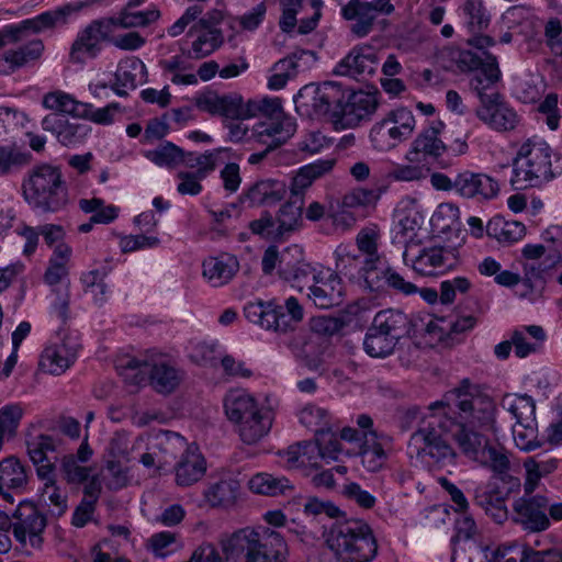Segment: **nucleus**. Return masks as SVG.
<instances>
[{"mask_svg":"<svg viewBox=\"0 0 562 562\" xmlns=\"http://www.w3.org/2000/svg\"><path fill=\"white\" fill-rule=\"evenodd\" d=\"M428 408L446 409L437 425L450 435L457 446L472 440L473 436H496L501 429L495 398L469 379H463L441 401L431 403Z\"/></svg>","mask_w":562,"mask_h":562,"instance_id":"f257e3e1","label":"nucleus"},{"mask_svg":"<svg viewBox=\"0 0 562 562\" xmlns=\"http://www.w3.org/2000/svg\"><path fill=\"white\" fill-rule=\"evenodd\" d=\"M562 175V156L538 136L527 138L513 161L515 190L541 189Z\"/></svg>","mask_w":562,"mask_h":562,"instance_id":"f03ea898","label":"nucleus"},{"mask_svg":"<svg viewBox=\"0 0 562 562\" xmlns=\"http://www.w3.org/2000/svg\"><path fill=\"white\" fill-rule=\"evenodd\" d=\"M221 547L226 559L244 555L245 562H286L289 555L284 537L270 528H244L224 536Z\"/></svg>","mask_w":562,"mask_h":562,"instance_id":"7ed1b4c3","label":"nucleus"},{"mask_svg":"<svg viewBox=\"0 0 562 562\" xmlns=\"http://www.w3.org/2000/svg\"><path fill=\"white\" fill-rule=\"evenodd\" d=\"M224 411L246 445L259 442L272 427V411L245 390H231L224 397Z\"/></svg>","mask_w":562,"mask_h":562,"instance_id":"20e7f679","label":"nucleus"},{"mask_svg":"<svg viewBox=\"0 0 562 562\" xmlns=\"http://www.w3.org/2000/svg\"><path fill=\"white\" fill-rule=\"evenodd\" d=\"M326 544L339 562H371L378 555V541L371 526L362 519L335 521Z\"/></svg>","mask_w":562,"mask_h":562,"instance_id":"39448f33","label":"nucleus"},{"mask_svg":"<svg viewBox=\"0 0 562 562\" xmlns=\"http://www.w3.org/2000/svg\"><path fill=\"white\" fill-rule=\"evenodd\" d=\"M26 203L42 213H57L69 203V191L61 168L42 162L34 166L23 182Z\"/></svg>","mask_w":562,"mask_h":562,"instance_id":"423d86ee","label":"nucleus"},{"mask_svg":"<svg viewBox=\"0 0 562 562\" xmlns=\"http://www.w3.org/2000/svg\"><path fill=\"white\" fill-rule=\"evenodd\" d=\"M248 119L263 116L266 121L257 123L251 137L258 143H269L270 147H279L284 144L295 132L296 124L284 114L279 98H263L261 100L247 101Z\"/></svg>","mask_w":562,"mask_h":562,"instance_id":"0eeeda50","label":"nucleus"},{"mask_svg":"<svg viewBox=\"0 0 562 562\" xmlns=\"http://www.w3.org/2000/svg\"><path fill=\"white\" fill-rule=\"evenodd\" d=\"M345 98V89L335 81L310 83L294 95L295 109L307 115L327 121L336 128Z\"/></svg>","mask_w":562,"mask_h":562,"instance_id":"6e6552de","label":"nucleus"},{"mask_svg":"<svg viewBox=\"0 0 562 562\" xmlns=\"http://www.w3.org/2000/svg\"><path fill=\"white\" fill-rule=\"evenodd\" d=\"M490 436H473L472 440L458 446V448L469 460L490 470L507 483L508 492L518 491L520 480L509 473L512 469L510 452L503 445L493 442Z\"/></svg>","mask_w":562,"mask_h":562,"instance_id":"1a4fd4ad","label":"nucleus"},{"mask_svg":"<svg viewBox=\"0 0 562 562\" xmlns=\"http://www.w3.org/2000/svg\"><path fill=\"white\" fill-rule=\"evenodd\" d=\"M149 369L150 385L161 394H169L179 385L181 372L167 359L148 361L137 358H130L119 367L120 374L124 381L139 385L146 380V372Z\"/></svg>","mask_w":562,"mask_h":562,"instance_id":"9d476101","label":"nucleus"},{"mask_svg":"<svg viewBox=\"0 0 562 562\" xmlns=\"http://www.w3.org/2000/svg\"><path fill=\"white\" fill-rule=\"evenodd\" d=\"M430 418L427 426L412 434L407 446L408 454L428 464L440 467L454 464L457 453L442 438L443 431L437 425L440 416L432 414Z\"/></svg>","mask_w":562,"mask_h":562,"instance_id":"9b49d317","label":"nucleus"},{"mask_svg":"<svg viewBox=\"0 0 562 562\" xmlns=\"http://www.w3.org/2000/svg\"><path fill=\"white\" fill-rule=\"evenodd\" d=\"M82 7L81 3H66L34 18L23 20L18 24L4 26L0 30V48L8 43L15 44L21 42L24 32L38 34L66 25L69 18L78 13Z\"/></svg>","mask_w":562,"mask_h":562,"instance_id":"f8f14e48","label":"nucleus"},{"mask_svg":"<svg viewBox=\"0 0 562 562\" xmlns=\"http://www.w3.org/2000/svg\"><path fill=\"white\" fill-rule=\"evenodd\" d=\"M394 12L392 0H350L341 8V16L349 23L350 34L357 38L368 36L379 16H390Z\"/></svg>","mask_w":562,"mask_h":562,"instance_id":"ddd939ff","label":"nucleus"},{"mask_svg":"<svg viewBox=\"0 0 562 562\" xmlns=\"http://www.w3.org/2000/svg\"><path fill=\"white\" fill-rule=\"evenodd\" d=\"M457 66L461 71H476L471 78L470 86L477 93L480 100L482 97H490L486 93L501 78L497 59L490 53H484V58L472 50H461L456 59Z\"/></svg>","mask_w":562,"mask_h":562,"instance_id":"4468645a","label":"nucleus"},{"mask_svg":"<svg viewBox=\"0 0 562 562\" xmlns=\"http://www.w3.org/2000/svg\"><path fill=\"white\" fill-rule=\"evenodd\" d=\"M412 249L403 252L405 265L411 266L420 276H437L453 269L459 263L457 247L432 246L425 247L418 254H411Z\"/></svg>","mask_w":562,"mask_h":562,"instance_id":"2eb2a0df","label":"nucleus"},{"mask_svg":"<svg viewBox=\"0 0 562 562\" xmlns=\"http://www.w3.org/2000/svg\"><path fill=\"white\" fill-rule=\"evenodd\" d=\"M376 92L345 90V98L338 115L336 130L355 128L369 121L379 108Z\"/></svg>","mask_w":562,"mask_h":562,"instance_id":"dca6fc26","label":"nucleus"},{"mask_svg":"<svg viewBox=\"0 0 562 562\" xmlns=\"http://www.w3.org/2000/svg\"><path fill=\"white\" fill-rule=\"evenodd\" d=\"M80 347L77 335L58 336L45 346L38 366L44 372L59 375L75 363Z\"/></svg>","mask_w":562,"mask_h":562,"instance_id":"f3484780","label":"nucleus"},{"mask_svg":"<svg viewBox=\"0 0 562 562\" xmlns=\"http://www.w3.org/2000/svg\"><path fill=\"white\" fill-rule=\"evenodd\" d=\"M112 32L109 22L104 19L93 20L85 29L78 32L71 44L69 59L74 64H85L95 58L101 49L102 43L109 41Z\"/></svg>","mask_w":562,"mask_h":562,"instance_id":"a211bd4d","label":"nucleus"},{"mask_svg":"<svg viewBox=\"0 0 562 562\" xmlns=\"http://www.w3.org/2000/svg\"><path fill=\"white\" fill-rule=\"evenodd\" d=\"M319 269L303 260V250L297 245L286 247L281 254L279 276L300 292L308 291Z\"/></svg>","mask_w":562,"mask_h":562,"instance_id":"6ab92c4d","label":"nucleus"},{"mask_svg":"<svg viewBox=\"0 0 562 562\" xmlns=\"http://www.w3.org/2000/svg\"><path fill=\"white\" fill-rule=\"evenodd\" d=\"M14 521H11L13 536L22 546L27 541L32 548L42 544V532L46 527V518L37 507L29 502H21L13 514Z\"/></svg>","mask_w":562,"mask_h":562,"instance_id":"aec40b11","label":"nucleus"},{"mask_svg":"<svg viewBox=\"0 0 562 562\" xmlns=\"http://www.w3.org/2000/svg\"><path fill=\"white\" fill-rule=\"evenodd\" d=\"M57 439L43 432H27L25 447L27 456L33 463L38 479H50L57 472Z\"/></svg>","mask_w":562,"mask_h":562,"instance_id":"412c9836","label":"nucleus"},{"mask_svg":"<svg viewBox=\"0 0 562 562\" xmlns=\"http://www.w3.org/2000/svg\"><path fill=\"white\" fill-rule=\"evenodd\" d=\"M549 498L543 495H526L518 498L513 506V520L524 529L532 532L547 530L550 527L549 517L546 514Z\"/></svg>","mask_w":562,"mask_h":562,"instance_id":"4be33fe9","label":"nucleus"},{"mask_svg":"<svg viewBox=\"0 0 562 562\" xmlns=\"http://www.w3.org/2000/svg\"><path fill=\"white\" fill-rule=\"evenodd\" d=\"M378 54L372 46L356 45L335 66L334 74L361 80L374 75L378 69Z\"/></svg>","mask_w":562,"mask_h":562,"instance_id":"5701e85b","label":"nucleus"},{"mask_svg":"<svg viewBox=\"0 0 562 562\" xmlns=\"http://www.w3.org/2000/svg\"><path fill=\"white\" fill-rule=\"evenodd\" d=\"M306 295L315 306L330 308L342 303L345 288L337 273L330 269H319Z\"/></svg>","mask_w":562,"mask_h":562,"instance_id":"b1692460","label":"nucleus"},{"mask_svg":"<svg viewBox=\"0 0 562 562\" xmlns=\"http://www.w3.org/2000/svg\"><path fill=\"white\" fill-rule=\"evenodd\" d=\"M196 106L212 115H221L234 121L248 119L247 102L238 93H206L196 100Z\"/></svg>","mask_w":562,"mask_h":562,"instance_id":"393cba45","label":"nucleus"},{"mask_svg":"<svg viewBox=\"0 0 562 562\" xmlns=\"http://www.w3.org/2000/svg\"><path fill=\"white\" fill-rule=\"evenodd\" d=\"M476 114L480 120L496 131L514 130L519 122L517 113L501 100L498 92H492L490 97H482V104Z\"/></svg>","mask_w":562,"mask_h":562,"instance_id":"a878e982","label":"nucleus"},{"mask_svg":"<svg viewBox=\"0 0 562 562\" xmlns=\"http://www.w3.org/2000/svg\"><path fill=\"white\" fill-rule=\"evenodd\" d=\"M42 128L50 132L63 146L67 147L82 144L90 132V126L86 122H71L65 115L58 113L44 116Z\"/></svg>","mask_w":562,"mask_h":562,"instance_id":"bb28decb","label":"nucleus"},{"mask_svg":"<svg viewBox=\"0 0 562 562\" xmlns=\"http://www.w3.org/2000/svg\"><path fill=\"white\" fill-rule=\"evenodd\" d=\"M456 193L465 199L492 200L499 192V186L492 177L463 170L457 175Z\"/></svg>","mask_w":562,"mask_h":562,"instance_id":"cd10ccee","label":"nucleus"},{"mask_svg":"<svg viewBox=\"0 0 562 562\" xmlns=\"http://www.w3.org/2000/svg\"><path fill=\"white\" fill-rule=\"evenodd\" d=\"M30 481V468L15 456H9L0 461V496L13 504L10 491L24 492Z\"/></svg>","mask_w":562,"mask_h":562,"instance_id":"c85d7f7f","label":"nucleus"},{"mask_svg":"<svg viewBox=\"0 0 562 562\" xmlns=\"http://www.w3.org/2000/svg\"><path fill=\"white\" fill-rule=\"evenodd\" d=\"M445 153L446 145L439 138V128L436 126H429L422 131L413 140L405 158L409 162H418L419 155L423 154L424 156L435 159L441 168H448L451 164L442 158Z\"/></svg>","mask_w":562,"mask_h":562,"instance_id":"c756f323","label":"nucleus"},{"mask_svg":"<svg viewBox=\"0 0 562 562\" xmlns=\"http://www.w3.org/2000/svg\"><path fill=\"white\" fill-rule=\"evenodd\" d=\"M206 471V462L198 447L189 446L175 465L176 483L190 486L200 481Z\"/></svg>","mask_w":562,"mask_h":562,"instance_id":"7c9ffc66","label":"nucleus"},{"mask_svg":"<svg viewBox=\"0 0 562 562\" xmlns=\"http://www.w3.org/2000/svg\"><path fill=\"white\" fill-rule=\"evenodd\" d=\"M286 194V186L283 181L265 179L255 182L243 194L241 202L249 206L272 205L281 201Z\"/></svg>","mask_w":562,"mask_h":562,"instance_id":"2f4dec72","label":"nucleus"},{"mask_svg":"<svg viewBox=\"0 0 562 562\" xmlns=\"http://www.w3.org/2000/svg\"><path fill=\"white\" fill-rule=\"evenodd\" d=\"M239 490V481L233 474L225 473L216 481H211L203 495L212 507H228L236 502Z\"/></svg>","mask_w":562,"mask_h":562,"instance_id":"473e14b6","label":"nucleus"},{"mask_svg":"<svg viewBox=\"0 0 562 562\" xmlns=\"http://www.w3.org/2000/svg\"><path fill=\"white\" fill-rule=\"evenodd\" d=\"M303 316V307L294 296H290L283 304L272 302L271 314L268 315L270 319L267 322L271 325L272 330L286 333L293 330Z\"/></svg>","mask_w":562,"mask_h":562,"instance_id":"72a5a7b5","label":"nucleus"},{"mask_svg":"<svg viewBox=\"0 0 562 562\" xmlns=\"http://www.w3.org/2000/svg\"><path fill=\"white\" fill-rule=\"evenodd\" d=\"M191 58L188 52H182L181 54L160 60L159 67L162 70V75L173 85L194 86L198 85V78L194 65L190 60Z\"/></svg>","mask_w":562,"mask_h":562,"instance_id":"f704fd0d","label":"nucleus"},{"mask_svg":"<svg viewBox=\"0 0 562 562\" xmlns=\"http://www.w3.org/2000/svg\"><path fill=\"white\" fill-rule=\"evenodd\" d=\"M239 269L238 260L229 254L210 257L203 261V277L212 286L228 283Z\"/></svg>","mask_w":562,"mask_h":562,"instance_id":"c9c22d12","label":"nucleus"},{"mask_svg":"<svg viewBox=\"0 0 562 562\" xmlns=\"http://www.w3.org/2000/svg\"><path fill=\"white\" fill-rule=\"evenodd\" d=\"M188 36L193 37V40L187 52L194 59H201L211 55L224 43L222 30L205 29L196 24L189 30Z\"/></svg>","mask_w":562,"mask_h":562,"instance_id":"e433bc0d","label":"nucleus"},{"mask_svg":"<svg viewBox=\"0 0 562 562\" xmlns=\"http://www.w3.org/2000/svg\"><path fill=\"white\" fill-rule=\"evenodd\" d=\"M510 337L516 357L526 358L542 347L547 336L541 326L529 325L515 328Z\"/></svg>","mask_w":562,"mask_h":562,"instance_id":"4c0bfd02","label":"nucleus"},{"mask_svg":"<svg viewBox=\"0 0 562 562\" xmlns=\"http://www.w3.org/2000/svg\"><path fill=\"white\" fill-rule=\"evenodd\" d=\"M146 67L144 63L136 58L130 57L120 61L115 71V87L113 90L120 97H126L127 92L125 89H135L137 82L144 79Z\"/></svg>","mask_w":562,"mask_h":562,"instance_id":"58836bf2","label":"nucleus"},{"mask_svg":"<svg viewBox=\"0 0 562 562\" xmlns=\"http://www.w3.org/2000/svg\"><path fill=\"white\" fill-rule=\"evenodd\" d=\"M161 13L156 7H151L145 11H135L122 8L115 16L104 19L109 22L111 32L115 27L120 29H136L146 27L160 18Z\"/></svg>","mask_w":562,"mask_h":562,"instance_id":"ea45409f","label":"nucleus"},{"mask_svg":"<svg viewBox=\"0 0 562 562\" xmlns=\"http://www.w3.org/2000/svg\"><path fill=\"white\" fill-rule=\"evenodd\" d=\"M372 325L395 342L409 333L407 315L396 310L380 311L374 316Z\"/></svg>","mask_w":562,"mask_h":562,"instance_id":"a19ab883","label":"nucleus"},{"mask_svg":"<svg viewBox=\"0 0 562 562\" xmlns=\"http://www.w3.org/2000/svg\"><path fill=\"white\" fill-rule=\"evenodd\" d=\"M485 231L490 237L506 244L519 241L526 235V227L522 223L506 221L501 216L491 218L486 224Z\"/></svg>","mask_w":562,"mask_h":562,"instance_id":"79ce46f5","label":"nucleus"},{"mask_svg":"<svg viewBox=\"0 0 562 562\" xmlns=\"http://www.w3.org/2000/svg\"><path fill=\"white\" fill-rule=\"evenodd\" d=\"M331 168L333 161L329 160H322L300 168L291 181V196L296 198L297 195L303 198V192L313 183V181L325 175Z\"/></svg>","mask_w":562,"mask_h":562,"instance_id":"37998d69","label":"nucleus"},{"mask_svg":"<svg viewBox=\"0 0 562 562\" xmlns=\"http://www.w3.org/2000/svg\"><path fill=\"white\" fill-rule=\"evenodd\" d=\"M524 270L525 278L520 283L522 291L518 293L522 297L536 301L544 289L547 267H542L540 262L530 261L525 263Z\"/></svg>","mask_w":562,"mask_h":562,"instance_id":"c03bdc74","label":"nucleus"},{"mask_svg":"<svg viewBox=\"0 0 562 562\" xmlns=\"http://www.w3.org/2000/svg\"><path fill=\"white\" fill-rule=\"evenodd\" d=\"M502 406L516 419V424L532 423L536 420V403L527 394H505Z\"/></svg>","mask_w":562,"mask_h":562,"instance_id":"a18cd8bd","label":"nucleus"},{"mask_svg":"<svg viewBox=\"0 0 562 562\" xmlns=\"http://www.w3.org/2000/svg\"><path fill=\"white\" fill-rule=\"evenodd\" d=\"M336 269L352 282H359L368 259L353 254L348 246L340 245L336 251Z\"/></svg>","mask_w":562,"mask_h":562,"instance_id":"49530a36","label":"nucleus"},{"mask_svg":"<svg viewBox=\"0 0 562 562\" xmlns=\"http://www.w3.org/2000/svg\"><path fill=\"white\" fill-rule=\"evenodd\" d=\"M369 137L373 148L383 153L390 151L405 142L384 117L373 124Z\"/></svg>","mask_w":562,"mask_h":562,"instance_id":"de8ad7c7","label":"nucleus"},{"mask_svg":"<svg viewBox=\"0 0 562 562\" xmlns=\"http://www.w3.org/2000/svg\"><path fill=\"white\" fill-rule=\"evenodd\" d=\"M249 490L256 494L277 496L292 490L290 481L284 477H276L268 473H258L248 482Z\"/></svg>","mask_w":562,"mask_h":562,"instance_id":"09e8293b","label":"nucleus"},{"mask_svg":"<svg viewBox=\"0 0 562 562\" xmlns=\"http://www.w3.org/2000/svg\"><path fill=\"white\" fill-rule=\"evenodd\" d=\"M44 485L42 490L43 502L49 507L52 515L63 516L67 510V495L57 486V472L50 479H40Z\"/></svg>","mask_w":562,"mask_h":562,"instance_id":"8fccbe9b","label":"nucleus"},{"mask_svg":"<svg viewBox=\"0 0 562 562\" xmlns=\"http://www.w3.org/2000/svg\"><path fill=\"white\" fill-rule=\"evenodd\" d=\"M464 23L471 33H481L487 29L491 15L482 0H464L461 7Z\"/></svg>","mask_w":562,"mask_h":562,"instance_id":"3c124183","label":"nucleus"},{"mask_svg":"<svg viewBox=\"0 0 562 562\" xmlns=\"http://www.w3.org/2000/svg\"><path fill=\"white\" fill-rule=\"evenodd\" d=\"M303 198H290L288 202L281 205L278 216L274 220L281 236L294 231L302 216Z\"/></svg>","mask_w":562,"mask_h":562,"instance_id":"603ef678","label":"nucleus"},{"mask_svg":"<svg viewBox=\"0 0 562 562\" xmlns=\"http://www.w3.org/2000/svg\"><path fill=\"white\" fill-rule=\"evenodd\" d=\"M144 156L158 167L173 169L183 160V149L171 142H165L155 149L146 150Z\"/></svg>","mask_w":562,"mask_h":562,"instance_id":"864d4df0","label":"nucleus"},{"mask_svg":"<svg viewBox=\"0 0 562 562\" xmlns=\"http://www.w3.org/2000/svg\"><path fill=\"white\" fill-rule=\"evenodd\" d=\"M396 345L397 342L375 329L373 325L369 327L363 340L364 351L373 358H385L392 355Z\"/></svg>","mask_w":562,"mask_h":562,"instance_id":"5fc2aeb1","label":"nucleus"},{"mask_svg":"<svg viewBox=\"0 0 562 562\" xmlns=\"http://www.w3.org/2000/svg\"><path fill=\"white\" fill-rule=\"evenodd\" d=\"M43 106L55 111L58 114H71L80 116L82 104L76 101L70 94L63 91L48 92L43 97Z\"/></svg>","mask_w":562,"mask_h":562,"instance_id":"6e6d98bb","label":"nucleus"},{"mask_svg":"<svg viewBox=\"0 0 562 562\" xmlns=\"http://www.w3.org/2000/svg\"><path fill=\"white\" fill-rule=\"evenodd\" d=\"M218 154L220 150L205 151L203 154L183 150V160H181V165H184L190 169H194L192 172L198 175V177L206 178L215 170Z\"/></svg>","mask_w":562,"mask_h":562,"instance_id":"4d7b16f0","label":"nucleus"},{"mask_svg":"<svg viewBox=\"0 0 562 562\" xmlns=\"http://www.w3.org/2000/svg\"><path fill=\"white\" fill-rule=\"evenodd\" d=\"M459 207L452 203H441L431 215L430 224L437 233H448L459 226Z\"/></svg>","mask_w":562,"mask_h":562,"instance_id":"13d9d810","label":"nucleus"},{"mask_svg":"<svg viewBox=\"0 0 562 562\" xmlns=\"http://www.w3.org/2000/svg\"><path fill=\"white\" fill-rule=\"evenodd\" d=\"M515 445L521 451H532L541 447L542 442L538 438L537 420L532 423L516 424L513 428Z\"/></svg>","mask_w":562,"mask_h":562,"instance_id":"bf43d9fd","label":"nucleus"},{"mask_svg":"<svg viewBox=\"0 0 562 562\" xmlns=\"http://www.w3.org/2000/svg\"><path fill=\"white\" fill-rule=\"evenodd\" d=\"M45 46L42 40L33 38L24 45H21L14 49H8L11 61H13V66L15 68H22L30 63H34L38 60L43 53Z\"/></svg>","mask_w":562,"mask_h":562,"instance_id":"052dcab7","label":"nucleus"},{"mask_svg":"<svg viewBox=\"0 0 562 562\" xmlns=\"http://www.w3.org/2000/svg\"><path fill=\"white\" fill-rule=\"evenodd\" d=\"M383 117L391 123V126H394V130L404 140H407L412 136L416 121L409 109L400 106L389 111Z\"/></svg>","mask_w":562,"mask_h":562,"instance_id":"680f3d73","label":"nucleus"},{"mask_svg":"<svg viewBox=\"0 0 562 562\" xmlns=\"http://www.w3.org/2000/svg\"><path fill=\"white\" fill-rule=\"evenodd\" d=\"M380 260L368 259L361 273L359 285L372 292H380L386 285V269L379 267Z\"/></svg>","mask_w":562,"mask_h":562,"instance_id":"e2e57ef3","label":"nucleus"},{"mask_svg":"<svg viewBox=\"0 0 562 562\" xmlns=\"http://www.w3.org/2000/svg\"><path fill=\"white\" fill-rule=\"evenodd\" d=\"M316 440L319 447L322 459L327 463L338 461L342 454V448L339 438L330 429H321L316 431Z\"/></svg>","mask_w":562,"mask_h":562,"instance_id":"0e129e2a","label":"nucleus"},{"mask_svg":"<svg viewBox=\"0 0 562 562\" xmlns=\"http://www.w3.org/2000/svg\"><path fill=\"white\" fill-rule=\"evenodd\" d=\"M29 162V155L15 146L0 147V176L11 173Z\"/></svg>","mask_w":562,"mask_h":562,"instance_id":"69168bd1","label":"nucleus"},{"mask_svg":"<svg viewBox=\"0 0 562 562\" xmlns=\"http://www.w3.org/2000/svg\"><path fill=\"white\" fill-rule=\"evenodd\" d=\"M381 194V189L358 188L346 193L339 204L342 209H348L350 211L351 209L367 206L376 202Z\"/></svg>","mask_w":562,"mask_h":562,"instance_id":"338daca9","label":"nucleus"},{"mask_svg":"<svg viewBox=\"0 0 562 562\" xmlns=\"http://www.w3.org/2000/svg\"><path fill=\"white\" fill-rule=\"evenodd\" d=\"M303 513L314 518L326 516L328 518H339L344 513L330 501H324L315 496H310L303 504Z\"/></svg>","mask_w":562,"mask_h":562,"instance_id":"774afa93","label":"nucleus"}]
</instances>
